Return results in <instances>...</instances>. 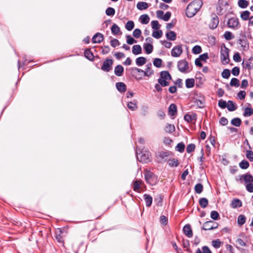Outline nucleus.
<instances>
[{
  "label": "nucleus",
  "mask_w": 253,
  "mask_h": 253,
  "mask_svg": "<svg viewBox=\"0 0 253 253\" xmlns=\"http://www.w3.org/2000/svg\"><path fill=\"white\" fill-rule=\"evenodd\" d=\"M166 38L170 41H175L176 38V34L172 31H170L166 34Z\"/></svg>",
  "instance_id": "26"
},
{
  "label": "nucleus",
  "mask_w": 253,
  "mask_h": 253,
  "mask_svg": "<svg viewBox=\"0 0 253 253\" xmlns=\"http://www.w3.org/2000/svg\"><path fill=\"white\" fill-rule=\"evenodd\" d=\"M246 157L251 162H253V152L251 150H248L247 151Z\"/></svg>",
  "instance_id": "64"
},
{
  "label": "nucleus",
  "mask_w": 253,
  "mask_h": 253,
  "mask_svg": "<svg viewBox=\"0 0 253 253\" xmlns=\"http://www.w3.org/2000/svg\"><path fill=\"white\" fill-rule=\"evenodd\" d=\"M152 64L149 63L146 65L145 73H144V76L149 78L154 74V71L152 69Z\"/></svg>",
  "instance_id": "17"
},
{
  "label": "nucleus",
  "mask_w": 253,
  "mask_h": 253,
  "mask_svg": "<svg viewBox=\"0 0 253 253\" xmlns=\"http://www.w3.org/2000/svg\"><path fill=\"white\" fill-rule=\"evenodd\" d=\"M127 107L132 111L135 110L137 108L136 103L132 102H129L127 104Z\"/></svg>",
  "instance_id": "59"
},
{
  "label": "nucleus",
  "mask_w": 253,
  "mask_h": 253,
  "mask_svg": "<svg viewBox=\"0 0 253 253\" xmlns=\"http://www.w3.org/2000/svg\"><path fill=\"white\" fill-rule=\"evenodd\" d=\"M175 130V126L173 125L168 124L165 128V131L169 133H171L173 132Z\"/></svg>",
  "instance_id": "33"
},
{
  "label": "nucleus",
  "mask_w": 253,
  "mask_h": 253,
  "mask_svg": "<svg viewBox=\"0 0 253 253\" xmlns=\"http://www.w3.org/2000/svg\"><path fill=\"white\" fill-rule=\"evenodd\" d=\"M139 19L142 24H147L150 21V18L147 14H143L140 16Z\"/></svg>",
  "instance_id": "32"
},
{
  "label": "nucleus",
  "mask_w": 253,
  "mask_h": 253,
  "mask_svg": "<svg viewBox=\"0 0 253 253\" xmlns=\"http://www.w3.org/2000/svg\"><path fill=\"white\" fill-rule=\"evenodd\" d=\"M236 180L237 181H239L241 183H243V181H244L247 184V183L253 182V176L248 172L244 174L240 175L239 178H236Z\"/></svg>",
  "instance_id": "7"
},
{
  "label": "nucleus",
  "mask_w": 253,
  "mask_h": 253,
  "mask_svg": "<svg viewBox=\"0 0 253 253\" xmlns=\"http://www.w3.org/2000/svg\"><path fill=\"white\" fill-rule=\"evenodd\" d=\"M169 153L170 152L169 151H160L158 152L157 156L160 158L162 160H163L165 158L169 157Z\"/></svg>",
  "instance_id": "37"
},
{
  "label": "nucleus",
  "mask_w": 253,
  "mask_h": 253,
  "mask_svg": "<svg viewBox=\"0 0 253 253\" xmlns=\"http://www.w3.org/2000/svg\"><path fill=\"white\" fill-rule=\"evenodd\" d=\"M134 27V23L133 21H128L126 22L125 28L127 31H131Z\"/></svg>",
  "instance_id": "47"
},
{
  "label": "nucleus",
  "mask_w": 253,
  "mask_h": 253,
  "mask_svg": "<svg viewBox=\"0 0 253 253\" xmlns=\"http://www.w3.org/2000/svg\"><path fill=\"white\" fill-rule=\"evenodd\" d=\"M144 174L145 180L148 184L154 186L159 181L158 176L150 170L145 171Z\"/></svg>",
  "instance_id": "4"
},
{
  "label": "nucleus",
  "mask_w": 253,
  "mask_h": 253,
  "mask_svg": "<svg viewBox=\"0 0 253 253\" xmlns=\"http://www.w3.org/2000/svg\"><path fill=\"white\" fill-rule=\"evenodd\" d=\"M222 242L219 239L214 240L211 241L212 246L215 249H218L220 247Z\"/></svg>",
  "instance_id": "53"
},
{
  "label": "nucleus",
  "mask_w": 253,
  "mask_h": 253,
  "mask_svg": "<svg viewBox=\"0 0 253 253\" xmlns=\"http://www.w3.org/2000/svg\"><path fill=\"white\" fill-rule=\"evenodd\" d=\"M111 45L113 47H116L120 44V42L118 40L113 38L110 41Z\"/></svg>",
  "instance_id": "62"
},
{
  "label": "nucleus",
  "mask_w": 253,
  "mask_h": 253,
  "mask_svg": "<svg viewBox=\"0 0 253 253\" xmlns=\"http://www.w3.org/2000/svg\"><path fill=\"white\" fill-rule=\"evenodd\" d=\"M143 48L147 54L151 53L153 50V45L150 43H144Z\"/></svg>",
  "instance_id": "21"
},
{
  "label": "nucleus",
  "mask_w": 253,
  "mask_h": 253,
  "mask_svg": "<svg viewBox=\"0 0 253 253\" xmlns=\"http://www.w3.org/2000/svg\"><path fill=\"white\" fill-rule=\"evenodd\" d=\"M141 34V31L139 29H138V28L134 29V30L133 32V33H132L133 36L136 39L139 38L140 37Z\"/></svg>",
  "instance_id": "63"
},
{
  "label": "nucleus",
  "mask_w": 253,
  "mask_h": 253,
  "mask_svg": "<svg viewBox=\"0 0 253 253\" xmlns=\"http://www.w3.org/2000/svg\"><path fill=\"white\" fill-rule=\"evenodd\" d=\"M219 21L218 17L215 14L212 13L211 14V20L209 24V28L211 30L216 29L218 25Z\"/></svg>",
  "instance_id": "9"
},
{
  "label": "nucleus",
  "mask_w": 253,
  "mask_h": 253,
  "mask_svg": "<svg viewBox=\"0 0 253 253\" xmlns=\"http://www.w3.org/2000/svg\"><path fill=\"white\" fill-rule=\"evenodd\" d=\"M183 231L184 234L189 238L192 237L193 232L190 224H187L184 225L183 228Z\"/></svg>",
  "instance_id": "16"
},
{
  "label": "nucleus",
  "mask_w": 253,
  "mask_h": 253,
  "mask_svg": "<svg viewBox=\"0 0 253 253\" xmlns=\"http://www.w3.org/2000/svg\"><path fill=\"white\" fill-rule=\"evenodd\" d=\"M152 33V36L156 39H160L163 35V32L161 30H155Z\"/></svg>",
  "instance_id": "48"
},
{
  "label": "nucleus",
  "mask_w": 253,
  "mask_h": 253,
  "mask_svg": "<svg viewBox=\"0 0 253 253\" xmlns=\"http://www.w3.org/2000/svg\"><path fill=\"white\" fill-rule=\"evenodd\" d=\"M177 68L180 72L185 73L188 69V62L185 59L180 60L177 62Z\"/></svg>",
  "instance_id": "12"
},
{
  "label": "nucleus",
  "mask_w": 253,
  "mask_h": 253,
  "mask_svg": "<svg viewBox=\"0 0 253 253\" xmlns=\"http://www.w3.org/2000/svg\"><path fill=\"white\" fill-rule=\"evenodd\" d=\"M162 60L159 58H156L153 60V65L157 68H160L162 66Z\"/></svg>",
  "instance_id": "55"
},
{
  "label": "nucleus",
  "mask_w": 253,
  "mask_h": 253,
  "mask_svg": "<svg viewBox=\"0 0 253 253\" xmlns=\"http://www.w3.org/2000/svg\"><path fill=\"white\" fill-rule=\"evenodd\" d=\"M230 85L231 86H235L237 87H239L240 85L239 80L236 78H233L230 81Z\"/></svg>",
  "instance_id": "45"
},
{
  "label": "nucleus",
  "mask_w": 253,
  "mask_h": 253,
  "mask_svg": "<svg viewBox=\"0 0 253 253\" xmlns=\"http://www.w3.org/2000/svg\"><path fill=\"white\" fill-rule=\"evenodd\" d=\"M104 40L103 34L100 33H96L92 38V42L94 43H100Z\"/></svg>",
  "instance_id": "15"
},
{
  "label": "nucleus",
  "mask_w": 253,
  "mask_h": 253,
  "mask_svg": "<svg viewBox=\"0 0 253 253\" xmlns=\"http://www.w3.org/2000/svg\"><path fill=\"white\" fill-rule=\"evenodd\" d=\"M126 43L128 44H132L134 43L137 42V41H136L134 38H133L130 35H126Z\"/></svg>",
  "instance_id": "58"
},
{
  "label": "nucleus",
  "mask_w": 253,
  "mask_h": 253,
  "mask_svg": "<svg viewBox=\"0 0 253 253\" xmlns=\"http://www.w3.org/2000/svg\"><path fill=\"white\" fill-rule=\"evenodd\" d=\"M224 38L227 40L229 41L233 39H234V36L233 34L230 31H226L224 34Z\"/></svg>",
  "instance_id": "54"
},
{
  "label": "nucleus",
  "mask_w": 253,
  "mask_h": 253,
  "mask_svg": "<svg viewBox=\"0 0 253 253\" xmlns=\"http://www.w3.org/2000/svg\"><path fill=\"white\" fill-rule=\"evenodd\" d=\"M168 163L169 165L171 167H177L179 164L178 160L175 158L169 159Z\"/></svg>",
  "instance_id": "38"
},
{
  "label": "nucleus",
  "mask_w": 253,
  "mask_h": 253,
  "mask_svg": "<svg viewBox=\"0 0 253 253\" xmlns=\"http://www.w3.org/2000/svg\"><path fill=\"white\" fill-rule=\"evenodd\" d=\"M231 75L230 71L229 69H225L223 70L222 72L221 73V76L224 79H228Z\"/></svg>",
  "instance_id": "51"
},
{
  "label": "nucleus",
  "mask_w": 253,
  "mask_h": 253,
  "mask_svg": "<svg viewBox=\"0 0 253 253\" xmlns=\"http://www.w3.org/2000/svg\"><path fill=\"white\" fill-rule=\"evenodd\" d=\"M240 35L241 38L237 40V43L240 44L243 50H248L249 48V45L246 35L241 32Z\"/></svg>",
  "instance_id": "6"
},
{
  "label": "nucleus",
  "mask_w": 253,
  "mask_h": 253,
  "mask_svg": "<svg viewBox=\"0 0 253 253\" xmlns=\"http://www.w3.org/2000/svg\"><path fill=\"white\" fill-rule=\"evenodd\" d=\"M182 246L184 248H186V251L187 252L191 253V251L189 248V247L190 246V242L189 240L183 239Z\"/></svg>",
  "instance_id": "50"
},
{
  "label": "nucleus",
  "mask_w": 253,
  "mask_h": 253,
  "mask_svg": "<svg viewBox=\"0 0 253 253\" xmlns=\"http://www.w3.org/2000/svg\"><path fill=\"white\" fill-rule=\"evenodd\" d=\"M242 121L239 118H233L231 121V124L236 127L240 126L241 125Z\"/></svg>",
  "instance_id": "40"
},
{
  "label": "nucleus",
  "mask_w": 253,
  "mask_h": 253,
  "mask_svg": "<svg viewBox=\"0 0 253 253\" xmlns=\"http://www.w3.org/2000/svg\"><path fill=\"white\" fill-rule=\"evenodd\" d=\"M224 47H221L220 50V59L223 64L226 65L229 63V49L223 44Z\"/></svg>",
  "instance_id": "5"
},
{
  "label": "nucleus",
  "mask_w": 253,
  "mask_h": 253,
  "mask_svg": "<svg viewBox=\"0 0 253 253\" xmlns=\"http://www.w3.org/2000/svg\"><path fill=\"white\" fill-rule=\"evenodd\" d=\"M124 71V68L121 65H118L115 67L114 74L118 77L122 76Z\"/></svg>",
  "instance_id": "19"
},
{
  "label": "nucleus",
  "mask_w": 253,
  "mask_h": 253,
  "mask_svg": "<svg viewBox=\"0 0 253 253\" xmlns=\"http://www.w3.org/2000/svg\"><path fill=\"white\" fill-rule=\"evenodd\" d=\"M146 62V59L142 56L137 58L135 60V63L138 66H142Z\"/></svg>",
  "instance_id": "30"
},
{
  "label": "nucleus",
  "mask_w": 253,
  "mask_h": 253,
  "mask_svg": "<svg viewBox=\"0 0 253 253\" xmlns=\"http://www.w3.org/2000/svg\"><path fill=\"white\" fill-rule=\"evenodd\" d=\"M117 90L121 93H123L126 90V85L123 82H118L116 84Z\"/></svg>",
  "instance_id": "18"
},
{
  "label": "nucleus",
  "mask_w": 253,
  "mask_h": 253,
  "mask_svg": "<svg viewBox=\"0 0 253 253\" xmlns=\"http://www.w3.org/2000/svg\"><path fill=\"white\" fill-rule=\"evenodd\" d=\"M195 80L193 78L187 79L185 81V86L187 88H192L194 86Z\"/></svg>",
  "instance_id": "35"
},
{
  "label": "nucleus",
  "mask_w": 253,
  "mask_h": 253,
  "mask_svg": "<svg viewBox=\"0 0 253 253\" xmlns=\"http://www.w3.org/2000/svg\"><path fill=\"white\" fill-rule=\"evenodd\" d=\"M112 33L114 35H117L120 32V27L116 24H114L111 28Z\"/></svg>",
  "instance_id": "44"
},
{
  "label": "nucleus",
  "mask_w": 253,
  "mask_h": 253,
  "mask_svg": "<svg viewBox=\"0 0 253 253\" xmlns=\"http://www.w3.org/2000/svg\"><path fill=\"white\" fill-rule=\"evenodd\" d=\"M218 225V224L217 223L214 222L212 220L208 221L204 223L202 229L204 230H211L216 229Z\"/></svg>",
  "instance_id": "11"
},
{
  "label": "nucleus",
  "mask_w": 253,
  "mask_h": 253,
  "mask_svg": "<svg viewBox=\"0 0 253 253\" xmlns=\"http://www.w3.org/2000/svg\"><path fill=\"white\" fill-rule=\"evenodd\" d=\"M130 70L131 71V74L134 76L135 74H136L137 73H141V75L144 76V73H145V71L143 70L142 69L136 68V67H133L131 68L130 69Z\"/></svg>",
  "instance_id": "31"
},
{
  "label": "nucleus",
  "mask_w": 253,
  "mask_h": 253,
  "mask_svg": "<svg viewBox=\"0 0 253 253\" xmlns=\"http://www.w3.org/2000/svg\"><path fill=\"white\" fill-rule=\"evenodd\" d=\"M239 165L241 169H246L249 167L250 164L248 161L246 160H243L241 162L239 163Z\"/></svg>",
  "instance_id": "39"
},
{
  "label": "nucleus",
  "mask_w": 253,
  "mask_h": 253,
  "mask_svg": "<svg viewBox=\"0 0 253 253\" xmlns=\"http://www.w3.org/2000/svg\"><path fill=\"white\" fill-rule=\"evenodd\" d=\"M136 7L140 10L146 9L149 7L148 3L144 1H139L137 3Z\"/></svg>",
  "instance_id": "27"
},
{
  "label": "nucleus",
  "mask_w": 253,
  "mask_h": 253,
  "mask_svg": "<svg viewBox=\"0 0 253 253\" xmlns=\"http://www.w3.org/2000/svg\"><path fill=\"white\" fill-rule=\"evenodd\" d=\"M183 50L181 45H179L173 47L171 51V54L172 57H178L182 53Z\"/></svg>",
  "instance_id": "13"
},
{
  "label": "nucleus",
  "mask_w": 253,
  "mask_h": 253,
  "mask_svg": "<svg viewBox=\"0 0 253 253\" xmlns=\"http://www.w3.org/2000/svg\"><path fill=\"white\" fill-rule=\"evenodd\" d=\"M132 52L134 55H138L142 52V48L140 45L136 44L132 46Z\"/></svg>",
  "instance_id": "28"
},
{
  "label": "nucleus",
  "mask_w": 253,
  "mask_h": 253,
  "mask_svg": "<svg viewBox=\"0 0 253 253\" xmlns=\"http://www.w3.org/2000/svg\"><path fill=\"white\" fill-rule=\"evenodd\" d=\"M169 114L170 116H174L177 113V106L175 104H171L169 107Z\"/></svg>",
  "instance_id": "23"
},
{
  "label": "nucleus",
  "mask_w": 253,
  "mask_h": 253,
  "mask_svg": "<svg viewBox=\"0 0 253 253\" xmlns=\"http://www.w3.org/2000/svg\"><path fill=\"white\" fill-rule=\"evenodd\" d=\"M152 28L154 30H158L161 27V25L159 23V22L157 20L152 21L151 22Z\"/></svg>",
  "instance_id": "56"
},
{
  "label": "nucleus",
  "mask_w": 253,
  "mask_h": 253,
  "mask_svg": "<svg viewBox=\"0 0 253 253\" xmlns=\"http://www.w3.org/2000/svg\"><path fill=\"white\" fill-rule=\"evenodd\" d=\"M227 25L229 28L234 29H238L240 27L239 19L236 17L229 18Z\"/></svg>",
  "instance_id": "8"
},
{
  "label": "nucleus",
  "mask_w": 253,
  "mask_h": 253,
  "mask_svg": "<svg viewBox=\"0 0 253 253\" xmlns=\"http://www.w3.org/2000/svg\"><path fill=\"white\" fill-rule=\"evenodd\" d=\"M238 4L240 7L245 8L249 5V2L246 0H239Z\"/></svg>",
  "instance_id": "49"
},
{
  "label": "nucleus",
  "mask_w": 253,
  "mask_h": 253,
  "mask_svg": "<svg viewBox=\"0 0 253 253\" xmlns=\"http://www.w3.org/2000/svg\"><path fill=\"white\" fill-rule=\"evenodd\" d=\"M194 190L196 193L200 194L203 191V186L201 183H197L194 187Z\"/></svg>",
  "instance_id": "42"
},
{
  "label": "nucleus",
  "mask_w": 253,
  "mask_h": 253,
  "mask_svg": "<svg viewBox=\"0 0 253 253\" xmlns=\"http://www.w3.org/2000/svg\"><path fill=\"white\" fill-rule=\"evenodd\" d=\"M250 12L248 10H246L241 13L240 17L242 20L246 21L250 19Z\"/></svg>",
  "instance_id": "41"
},
{
  "label": "nucleus",
  "mask_w": 253,
  "mask_h": 253,
  "mask_svg": "<svg viewBox=\"0 0 253 253\" xmlns=\"http://www.w3.org/2000/svg\"><path fill=\"white\" fill-rule=\"evenodd\" d=\"M195 149V145L193 143L189 144L186 147V151L188 153L193 152Z\"/></svg>",
  "instance_id": "61"
},
{
  "label": "nucleus",
  "mask_w": 253,
  "mask_h": 253,
  "mask_svg": "<svg viewBox=\"0 0 253 253\" xmlns=\"http://www.w3.org/2000/svg\"><path fill=\"white\" fill-rule=\"evenodd\" d=\"M242 206L241 201L238 199H234L232 201L231 206L232 208L235 209L237 208H240Z\"/></svg>",
  "instance_id": "24"
},
{
  "label": "nucleus",
  "mask_w": 253,
  "mask_h": 253,
  "mask_svg": "<svg viewBox=\"0 0 253 253\" xmlns=\"http://www.w3.org/2000/svg\"><path fill=\"white\" fill-rule=\"evenodd\" d=\"M143 198H144V200L145 202L146 207H151L152 203V200H153L152 196L149 194H144L143 195Z\"/></svg>",
  "instance_id": "22"
},
{
  "label": "nucleus",
  "mask_w": 253,
  "mask_h": 253,
  "mask_svg": "<svg viewBox=\"0 0 253 253\" xmlns=\"http://www.w3.org/2000/svg\"><path fill=\"white\" fill-rule=\"evenodd\" d=\"M106 14L108 16H113L115 14V10L113 7H108L105 11Z\"/></svg>",
  "instance_id": "57"
},
{
  "label": "nucleus",
  "mask_w": 253,
  "mask_h": 253,
  "mask_svg": "<svg viewBox=\"0 0 253 253\" xmlns=\"http://www.w3.org/2000/svg\"><path fill=\"white\" fill-rule=\"evenodd\" d=\"M113 64V61L111 59L107 58L103 62V65L101 66V70L106 72H110L112 69V65Z\"/></svg>",
  "instance_id": "10"
},
{
  "label": "nucleus",
  "mask_w": 253,
  "mask_h": 253,
  "mask_svg": "<svg viewBox=\"0 0 253 253\" xmlns=\"http://www.w3.org/2000/svg\"><path fill=\"white\" fill-rule=\"evenodd\" d=\"M202 47L201 46L198 45H195L192 49V53L195 54H199L202 52Z\"/></svg>",
  "instance_id": "52"
},
{
  "label": "nucleus",
  "mask_w": 253,
  "mask_h": 253,
  "mask_svg": "<svg viewBox=\"0 0 253 253\" xmlns=\"http://www.w3.org/2000/svg\"><path fill=\"white\" fill-rule=\"evenodd\" d=\"M142 184V180H136L133 181V190L135 192H138L139 189L140 187V185Z\"/></svg>",
  "instance_id": "29"
},
{
  "label": "nucleus",
  "mask_w": 253,
  "mask_h": 253,
  "mask_svg": "<svg viewBox=\"0 0 253 253\" xmlns=\"http://www.w3.org/2000/svg\"><path fill=\"white\" fill-rule=\"evenodd\" d=\"M253 114V109L251 107H246L245 109L243 116L244 117H250Z\"/></svg>",
  "instance_id": "43"
},
{
  "label": "nucleus",
  "mask_w": 253,
  "mask_h": 253,
  "mask_svg": "<svg viewBox=\"0 0 253 253\" xmlns=\"http://www.w3.org/2000/svg\"><path fill=\"white\" fill-rule=\"evenodd\" d=\"M246 221V217L244 214H240L237 218V223L239 226H242Z\"/></svg>",
  "instance_id": "34"
},
{
  "label": "nucleus",
  "mask_w": 253,
  "mask_h": 253,
  "mask_svg": "<svg viewBox=\"0 0 253 253\" xmlns=\"http://www.w3.org/2000/svg\"><path fill=\"white\" fill-rule=\"evenodd\" d=\"M171 79L172 77L168 71H163L160 72V76L158 79V82L162 86H167L169 84V83L168 81L171 80Z\"/></svg>",
  "instance_id": "3"
},
{
  "label": "nucleus",
  "mask_w": 253,
  "mask_h": 253,
  "mask_svg": "<svg viewBox=\"0 0 253 253\" xmlns=\"http://www.w3.org/2000/svg\"><path fill=\"white\" fill-rule=\"evenodd\" d=\"M242 65L244 68L250 71L253 68V56L251 57L248 60H243Z\"/></svg>",
  "instance_id": "14"
},
{
  "label": "nucleus",
  "mask_w": 253,
  "mask_h": 253,
  "mask_svg": "<svg viewBox=\"0 0 253 253\" xmlns=\"http://www.w3.org/2000/svg\"><path fill=\"white\" fill-rule=\"evenodd\" d=\"M184 149L185 144L183 142L178 143L175 147V150L180 153L183 152L184 151Z\"/></svg>",
  "instance_id": "46"
},
{
  "label": "nucleus",
  "mask_w": 253,
  "mask_h": 253,
  "mask_svg": "<svg viewBox=\"0 0 253 253\" xmlns=\"http://www.w3.org/2000/svg\"><path fill=\"white\" fill-rule=\"evenodd\" d=\"M199 203L202 208H205L208 205L209 201L206 198H201L199 199Z\"/></svg>",
  "instance_id": "36"
},
{
  "label": "nucleus",
  "mask_w": 253,
  "mask_h": 253,
  "mask_svg": "<svg viewBox=\"0 0 253 253\" xmlns=\"http://www.w3.org/2000/svg\"><path fill=\"white\" fill-rule=\"evenodd\" d=\"M84 55L86 58L88 60L92 61L94 59V56L93 53L91 51L90 49L87 48L84 51Z\"/></svg>",
  "instance_id": "20"
},
{
  "label": "nucleus",
  "mask_w": 253,
  "mask_h": 253,
  "mask_svg": "<svg viewBox=\"0 0 253 253\" xmlns=\"http://www.w3.org/2000/svg\"><path fill=\"white\" fill-rule=\"evenodd\" d=\"M203 5L201 0H194L191 2L186 9V16L189 18L193 17L200 10Z\"/></svg>",
  "instance_id": "1"
},
{
  "label": "nucleus",
  "mask_w": 253,
  "mask_h": 253,
  "mask_svg": "<svg viewBox=\"0 0 253 253\" xmlns=\"http://www.w3.org/2000/svg\"><path fill=\"white\" fill-rule=\"evenodd\" d=\"M211 217L214 220H217L219 218V214L217 211H212L211 212Z\"/></svg>",
  "instance_id": "60"
},
{
  "label": "nucleus",
  "mask_w": 253,
  "mask_h": 253,
  "mask_svg": "<svg viewBox=\"0 0 253 253\" xmlns=\"http://www.w3.org/2000/svg\"><path fill=\"white\" fill-rule=\"evenodd\" d=\"M226 107L228 111L230 112L234 111L237 108L236 104L231 100L228 101Z\"/></svg>",
  "instance_id": "25"
},
{
  "label": "nucleus",
  "mask_w": 253,
  "mask_h": 253,
  "mask_svg": "<svg viewBox=\"0 0 253 253\" xmlns=\"http://www.w3.org/2000/svg\"><path fill=\"white\" fill-rule=\"evenodd\" d=\"M135 153L137 160L141 163H148L152 160L151 153L148 150H141L137 147Z\"/></svg>",
  "instance_id": "2"
}]
</instances>
